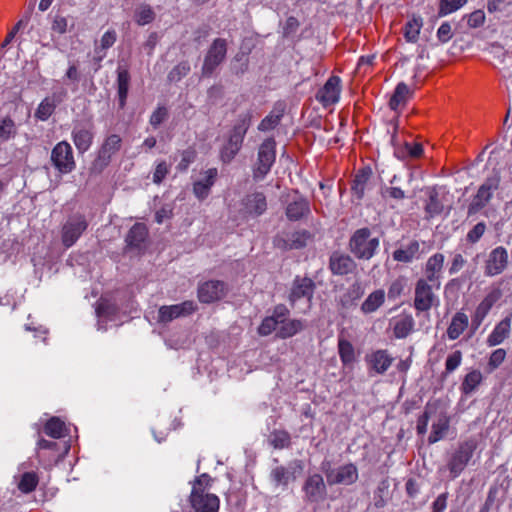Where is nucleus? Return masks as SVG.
Masks as SVG:
<instances>
[{
	"instance_id": "nucleus-1",
	"label": "nucleus",
	"mask_w": 512,
	"mask_h": 512,
	"mask_svg": "<svg viewBox=\"0 0 512 512\" xmlns=\"http://www.w3.org/2000/svg\"><path fill=\"white\" fill-rule=\"evenodd\" d=\"M379 246V239L371 237V231L368 228H360L351 236L348 248L357 258L363 260L371 259Z\"/></svg>"
},
{
	"instance_id": "nucleus-2",
	"label": "nucleus",
	"mask_w": 512,
	"mask_h": 512,
	"mask_svg": "<svg viewBox=\"0 0 512 512\" xmlns=\"http://www.w3.org/2000/svg\"><path fill=\"white\" fill-rule=\"evenodd\" d=\"M70 446L65 441L40 439L37 443V458L45 469H51L69 452Z\"/></svg>"
},
{
	"instance_id": "nucleus-3",
	"label": "nucleus",
	"mask_w": 512,
	"mask_h": 512,
	"mask_svg": "<svg viewBox=\"0 0 512 512\" xmlns=\"http://www.w3.org/2000/svg\"><path fill=\"white\" fill-rule=\"evenodd\" d=\"M441 285L418 279L414 288L413 307L417 314L428 312L432 307L437 306L439 299L437 292Z\"/></svg>"
},
{
	"instance_id": "nucleus-4",
	"label": "nucleus",
	"mask_w": 512,
	"mask_h": 512,
	"mask_svg": "<svg viewBox=\"0 0 512 512\" xmlns=\"http://www.w3.org/2000/svg\"><path fill=\"white\" fill-rule=\"evenodd\" d=\"M477 448L475 439H467L458 444L457 448L450 455L447 468L452 478L458 477L472 459Z\"/></svg>"
},
{
	"instance_id": "nucleus-5",
	"label": "nucleus",
	"mask_w": 512,
	"mask_h": 512,
	"mask_svg": "<svg viewBox=\"0 0 512 512\" xmlns=\"http://www.w3.org/2000/svg\"><path fill=\"white\" fill-rule=\"evenodd\" d=\"M228 50L227 40L216 38L209 46L201 68L203 77H211L216 69L225 61Z\"/></svg>"
},
{
	"instance_id": "nucleus-6",
	"label": "nucleus",
	"mask_w": 512,
	"mask_h": 512,
	"mask_svg": "<svg viewBox=\"0 0 512 512\" xmlns=\"http://www.w3.org/2000/svg\"><path fill=\"white\" fill-rule=\"evenodd\" d=\"M311 237L307 230L282 231L274 237L273 244L283 251L298 250L304 248Z\"/></svg>"
},
{
	"instance_id": "nucleus-7",
	"label": "nucleus",
	"mask_w": 512,
	"mask_h": 512,
	"mask_svg": "<svg viewBox=\"0 0 512 512\" xmlns=\"http://www.w3.org/2000/svg\"><path fill=\"white\" fill-rule=\"evenodd\" d=\"M275 147L276 142L274 138H268L260 145L256 167L253 172L255 179L264 178L270 171L276 159Z\"/></svg>"
},
{
	"instance_id": "nucleus-8",
	"label": "nucleus",
	"mask_w": 512,
	"mask_h": 512,
	"mask_svg": "<svg viewBox=\"0 0 512 512\" xmlns=\"http://www.w3.org/2000/svg\"><path fill=\"white\" fill-rule=\"evenodd\" d=\"M51 161L62 174L70 173L76 167L72 147L67 141L56 144L51 152Z\"/></svg>"
},
{
	"instance_id": "nucleus-9",
	"label": "nucleus",
	"mask_w": 512,
	"mask_h": 512,
	"mask_svg": "<svg viewBox=\"0 0 512 512\" xmlns=\"http://www.w3.org/2000/svg\"><path fill=\"white\" fill-rule=\"evenodd\" d=\"M88 228V222L84 215L74 214L62 227V243L66 248L71 247Z\"/></svg>"
},
{
	"instance_id": "nucleus-10",
	"label": "nucleus",
	"mask_w": 512,
	"mask_h": 512,
	"mask_svg": "<svg viewBox=\"0 0 512 512\" xmlns=\"http://www.w3.org/2000/svg\"><path fill=\"white\" fill-rule=\"evenodd\" d=\"M499 182L500 180L497 177L485 180L468 206L467 213L469 216L476 214L488 204L494 191L499 188Z\"/></svg>"
},
{
	"instance_id": "nucleus-11",
	"label": "nucleus",
	"mask_w": 512,
	"mask_h": 512,
	"mask_svg": "<svg viewBox=\"0 0 512 512\" xmlns=\"http://www.w3.org/2000/svg\"><path fill=\"white\" fill-rule=\"evenodd\" d=\"M228 292L227 284L220 280H209L199 284L197 296L201 303L210 304L221 300Z\"/></svg>"
},
{
	"instance_id": "nucleus-12",
	"label": "nucleus",
	"mask_w": 512,
	"mask_h": 512,
	"mask_svg": "<svg viewBox=\"0 0 512 512\" xmlns=\"http://www.w3.org/2000/svg\"><path fill=\"white\" fill-rule=\"evenodd\" d=\"M509 263L508 251L503 246H498L490 251L484 265V274L493 277L503 273Z\"/></svg>"
},
{
	"instance_id": "nucleus-13",
	"label": "nucleus",
	"mask_w": 512,
	"mask_h": 512,
	"mask_svg": "<svg viewBox=\"0 0 512 512\" xmlns=\"http://www.w3.org/2000/svg\"><path fill=\"white\" fill-rule=\"evenodd\" d=\"M315 289L316 285L311 278L297 275L292 282L288 296L290 305L294 307L296 302L301 298L307 299V301L310 303L313 298Z\"/></svg>"
},
{
	"instance_id": "nucleus-14",
	"label": "nucleus",
	"mask_w": 512,
	"mask_h": 512,
	"mask_svg": "<svg viewBox=\"0 0 512 512\" xmlns=\"http://www.w3.org/2000/svg\"><path fill=\"white\" fill-rule=\"evenodd\" d=\"M72 139L79 153L86 152L94 139V124L92 121L77 122L72 130Z\"/></svg>"
},
{
	"instance_id": "nucleus-15",
	"label": "nucleus",
	"mask_w": 512,
	"mask_h": 512,
	"mask_svg": "<svg viewBox=\"0 0 512 512\" xmlns=\"http://www.w3.org/2000/svg\"><path fill=\"white\" fill-rule=\"evenodd\" d=\"M197 310V305L194 301L186 300L180 304L175 305H164L159 308L158 311V322L169 323L172 320L191 315Z\"/></svg>"
},
{
	"instance_id": "nucleus-16",
	"label": "nucleus",
	"mask_w": 512,
	"mask_h": 512,
	"mask_svg": "<svg viewBox=\"0 0 512 512\" xmlns=\"http://www.w3.org/2000/svg\"><path fill=\"white\" fill-rule=\"evenodd\" d=\"M341 93V79L332 75L322 88L318 90L315 98L323 107L332 106L339 101Z\"/></svg>"
},
{
	"instance_id": "nucleus-17",
	"label": "nucleus",
	"mask_w": 512,
	"mask_h": 512,
	"mask_svg": "<svg viewBox=\"0 0 512 512\" xmlns=\"http://www.w3.org/2000/svg\"><path fill=\"white\" fill-rule=\"evenodd\" d=\"M328 267L333 275L345 276L355 273L357 264L349 255L335 251L329 257Z\"/></svg>"
},
{
	"instance_id": "nucleus-18",
	"label": "nucleus",
	"mask_w": 512,
	"mask_h": 512,
	"mask_svg": "<svg viewBox=\"0 0 512 512\" xmlns=\"http://www.w3.org/2000/svg\"><path fill=\"white\" fill-rule=\"evenodd\" d=\"M290 311L284 304H278L273 308L271 316L265 317L258 327V334L268 336L278 330L280 322L289 317Z\"/></svg>"
},
{
	"instance_id": "nucleus-19",
	"label": "nucleus",
	"mask_w": 512,
	"mask_h": 512,
	"mask_svg": "<svg viewBox=\"0 0 512 512\" xmlns=\"http://www.w3.org/2000/svg\"><path fill=\"white\" fill-rule=\"evenodd\" d=\"M303 491L307 502L317 503L324 500L327 491L323 477L317 473L310 475L304 482Z\"/></svg>"
},
{
	"instance_id": "nucleus-20",
	"label": "nucleus",
	"mask_w": 512,
	"mask_h": 512,
	"mask_svg": "<svg viewBox=\"0 0 512 512\" xmlns=\"http://www.w3.org/2000/svg\"><path fill=\"white\" fill-rule=\"evenodd\" d=\"M444 262V254L437 252L431 255L425 263L424 274L419 279L441 285Z\"/></svg>"
},
{
	"instance_id": "nucleus-21",
	"label": "nucleus",
	"mask_w": 512,
	"mask_h": 512,
	"mask_svg": "<svg viewBox=\"0 0 512 512\" xmlns=\"http://www.w3.org/2000/svg\"><path fill=\"white\" fill-rule=\"evenodd\" d=\"M191 512H218L220 500L215 494L191 493L189 496Z\"/></svg>"
},
{
	"instance_id": "nucleus-22",
	"label": "nucleus",
	"mask_w": 512,
	"mask_h": 512,
	"mask_svg": "<svg viewBox=\"0 0 512 512\" xmlns=\"http://www.w3.org/2000/svg\"><path fill=\"white\" fill-rule=\"evenodd\" d=\"M121 146L122 139L119 135L111 134L106 137L99 149L95 165L106 167L110 163L112 156L120 150Z\"/></svg>"
},
{
	"instance_id": "nucleus-23",
	"label": "nucleus",
	"mask_w": 512,
	"mask_h": 512,
	"mask_svg": "<svg viewBox=\"0 0 512 512\" xmlns=\"http://www.w3.org/2000/svg\"><path fill=\"white\" fill-rule=\"evenodd\" d=\"M326 476L330 485H352L358 480V469L353 463H348L340 466L336 471L327 473Z\"/></svg>"
},
{
	"instance_id": "nucleus-24",
	"label": "nucleus",
	"mask_w": 512,
	"mask_h": 512,
	"mask_svg": "<svg viewBox=\"0 0 512 512\" xmlns=\"http://www.w3.org/2000/svg\"><path fill=\"white\" fill-rule=\"evenodd\" d=\"M116 73H117L116 86H117L118 104H119V108L123 109L126 105L130 82H131V75L129 72L128 65L122 64L121 62H119Z\"/></svg>"
},
{
	"instance_id": "nucleus-25",
	"label": "nucleus",
	"mask_w": 512,
	"mask_h": 512,
	"mask_svg": "<svg viewBox=\"0 0 512 512\" xmlns=\"http://www.w3.org/2000/svg\"><path fill=\"white\" fill-rule=\"evenodd\" d=\"M393 357L387 350H376L366 356V362L370 371L384 374L393 363Z\"/></svg>"
},
{
	"instance_id": "nucleus-26",
	"label": "nucleus",
	"mask_w": 512,
	"mask_h": 512,
	"mask_svg": "<svg viewBox=\"0 0 512 512\" xmlns=\"http://www.w3.org/2000/svg\"><path fill=\"white\" fill-rule=\"evenodd\" d=\"M392 257L397 262L410 263L420 257V243L418 240L412 239L407 243H403L399 248L393 251Z\"/></svg>"
},
{
	"instance_id": "nucleus-27",
	"label": "nucleus",
	"mask_w": 512,
	"mask_h": 512,
	"mask_svg": "<svg viewBox=\"0 0 512 512\" xmlns=\"http://www.w3.org/2000/svg\"><path fill=\"white\" fill-rule=\"evenodd\" d=\"M242 204L245 213L254 217L262 215L267 209L266 196L261 192L246 195Z\"/></svg>"
},
{
	"instance_id": "nucleus-28",
	"label": "nucleus",
	"mask_w": 512,
	"mask_h": 512,
	"mask_svg": "<svg viewBox=\"0 0 512 512\" xmlns=\"http://www.w3.org/2000/svg\"><path fill=\"white\" fill-rule=\"evenodd\" d=\"M217 176V169L210 168L204 172V178L194 182L193 193L200 201L209 196L211 187L214 185Z\"/></svg>"
},
{
	"instance_id": "nucleus-29",
	"label": "nucleus",
	"mask_w": 512,
	"mask_h": 512,
	"mask_svg": "<svg viewBox=\"0 0 512 512\" xmlns=\"http://www.w3.org/2000/svg\"><path fill=\"white\" fill-rule=\"evenodd\" d=\"M251 119L252 115L250 113H246L239 117L230 133L228 143L233 144L235 148L236 146L240 148L242 147L244 137L251 125Z\"/></svg>"
},
{
	"instance_id": "nucleus-30",
	"label": "nucleus",
	"mask_w": 512,
	"mask_h": 512,
	"mask_svg": "<svg viewBox=\"0 0 512 512\" xmlns=\"http://www.w3.org/2000/svg\"><path fill=\"white\" fill-rule=\"evenodd\" d=\"M290 471L288 468L284 466H278L272 470V478L277 484L287 485L290 480H295V472L298 470L301 472L303 470V464L300 460H295L290 465Z\"/></svg>"
},
{
	"instance_id": "nucleus-31",
	"label": "nucleus",
	"mask_w": 512,
	"mask_h": 512,
	"mask_svg": "<svg viewBox=\"0 0 512 512\" xmlns=\"http://www.w3.org/2000/svg\"><path fill=\"white\" fill-rule=\"evenodd\" d=\"M450 427V417L445 413H441L437 420L433 422L431 426V433L428 436V444H434L440 440H442Z\"/></svg>"
},
{
	"instance_id": "nucleus-32",
	"label": "nucleus",
	"mask_w": 512,
	"mask_h": 512,
	"mask_svg": "<svg viewBox=\"0 0 512 512\" xmlns=\"http://www.w3.org/2000/svg\"><path fill=\"white\" fill-rule=\"evenodd\" d=\"M511 317L507 316L501 320L487 338L490 347L501 344L510 334Z\"/></svg>"
},
{
	"instance_id": "nucleus-33",
	"label": "nucleus",
	"mask_w": 512,
	"mask_h": 512,
	"mask_svg": "<svg viewBox=\"0 0 512 512\" xmlns=\"http://www.w3.org/2000/svg\"><path fill=\"white\" fill-rule=\"evenodd\" d=\"M415 321L411 314H401L395 318L393 333L396 338H406L413 330Z\"/></svg>"
},
{
	"instance_id": "nucleus-34",
	"label": "nucleus",
	"mask_w": 512,
	"mask_h": 512,
	"mask_svg": "<svg viewBox=\"0 0 512 512\" xmlns=\"http://www.w3.org/2000/svg\"><path fill=\"white\" fill-rule=\"evenodd\" d=\"M469 325L468 316L463 312H456L447 328V336L450 340H456L467 329Z\"/></svg>"
},
{
	"instance_id": "nucleus-35",
	"label": "nucleus",
	"mask_w": 512,
	"mask_h": 512,
	"mask_svg": "<svg viewBox=\"0 0 512 512\" xmlns=\"http://www.w3.org/2000/svg\"><path fill=\"white\" fill-rule=\"evenodd\" d=\"M372 176L370 167H364L357 171L351 185L352 193L358 198L362 199L367 187L368 181Z\"/></svg>"
},
{
	"instance_id": "nucleus-36",
	"label": "nucleus",
	"mask_w": 512,
	"mask_h": 512,
	"mask_svg": "<svg viewBox=\"0 0 512 512\" xmlns=\"http://www.w3.org/2000/svg\"><path fill=\"white\" fill-rule=\"evenodd\" d=\"M305 328V324L299 319H289L288 317L279 323L277 337L281 339L290 338Z\"/></svg>"
},
{
	"instance_id": "nucleus-37",
	"label": "nucleus",
	"mask_w": 512,
	"mask_h": 512,
	"mask_svg": "<svg viewBox=\"0 0 512 512\" xmlns=\"http://www.w3.org/2000/svg\"><path fill=\"white\" fill-rule=\"evenodd\" d=\"M285 112V105L277 103L273 110L260 122L258 129L260 131H269L274 129L281 121Z\"/></svg>"
},
{
	"instance_id": "nucleus-38",
	"label": "nucleus",
	"mask_w": 512,
	"mask_h": 512,
	"mask_svg": "<svg viewBox=\"0 0 512 512\" xmlns=\"http://www.w3.org/2000/svg\"><path fill=\"white\" fill-rule=\"evenodd\" d=\"M483 382V375L481 371L477 369H473L469 371L463 378V381L460 386V390L462 394L469 396L472 395L477 388Z\"/></svg>"
},
{
	"instance_id": "nucleus-39",
	"label": "nucleus",
	"mask_w": 512,
	"mask_h": 512,
	"mask_svg": "<svg viewBox=\"0 0 512 512\" xmlns=\"http://www.w3.org/2000/svg\"><path fill=\"white\" fill-rule=\"evenodd\" d=\"M413 91L403 82L399 83L393 95L389 100V107L397 111L401 106H404L406 102L411 98Z\"/></svg>"
},
{
	"instance_id": "nucleus-40",
	"label": "nucleus",
	"mask_w": 512,
	"mask_h": 512,
	"mask_svg": "<svg viewBox=\"0 0 512 512\" xmlns=\"http://www.w3.org/2000/svg\"><path fill=\"white\" fill-rule=\"evenodd\" d=\"M337 346L338 354L343 365L352 366L356 361V353L352 343L342 335H339Z\"/></svg>"
},
{
	"instance_id": "nucleus-41",
	"label": "nucleus",
	"mask_w": 512,
	"mask_h": 512,
	"mask_svg": "<svg viewBox=\"0 0 512 512\" xmlns=\"http://www.w3.org/2000/svg\"><path fill=\"white\" fill-rule=\"evenodd\" d=\"M147 235L148 230L145 224L136 223L129 230L126 236V242L130 247L140 248L145 242Z\"/></svg>"
},
{
	"instance_id": "nucleus-42",
	"label": "nucleus",
	"mask_w": 512,
	"mask_h": 512,
	"mask_svg": "<svg viewBox=\"0 0 512 512\" xmlns=\"http://www.w3.org/2000/svg\"><path fill=\"white\" fill-rule=\"evenodd\" d=\"M310 212V206L305 199H299L289 203L286 207V216L291 221H297Z\"/></svg>"
},
{
	"instance_id": "nucleus-43",
	"label": "nucleus",
	"mask_w": 512,
	"mask_h": 512,
	"mask_svg": "<svg viewBox=\"0 0 512 512\" xmlns=\"http://www.w3.org/2000/svg\"><path fill=\"white\" fill-rule=\"evenodd\" d=\"M428 200L426 201L424 210L426 218H432L439 215L443 211V204L439 199V194L435 188L428 190Z\"/></svg>"
},
{
	"instance_id": "nucleus-44",
	"label": "nucleus",
	"mask_w": 512,
	"mask_h": 512,
	"mask_svg": "<svg viewBox=\"0 0 512 512\" xmlns=\"http://www.w3.org/2000/svg\"><path fill=\"white\" fill-rule=\"evenodd\" d=\"M43 431L46 435L59 439L66 435L67 428L60 418L52 417L46 422Z\"/></svg>"
},
{
	"instance_id": "nucleus-45",
	"label": "nucleus",
	"mask_w": 512,
	"mask_h": 512,
	"mask_svg": "<svg viewBox=\"0 0 512 512\" xmlns=\"http://www.w3.org/2000/svg\"><path fill=\"white\" fill-rule=\"evenodd\" d=\"M59 101H56L54 97H46L38 105L35 111V118L41 121H46L55 111Z\"/></svg>"
},
{
	"instance_id": "nucleus-46",
	"label": "nucleus",
	"mask_w": 512,
	"mask_h": 512,
	"mask_svg": "<svg viewBox=\"0 0 512 512\" xmlns=\"http://www.w3.org/2000/svg\"><path fill=\"white\" fill-rule=\"evenodd\" d=\"M385 299V293L379 289L372 292L362 303L361 310L363 313H372L376 311L383 303Z\"/></svg>"
},
{
	"instance_id": "nucleus-47",
	"label": "nucleus",
	"mask_w": 512,
	"mask_h": 512,
	"mask_svg": "<svg viewBox=\"0 0 512 512\" xmlns=\"http://www.w3.org/2000/svg\"><path fill=\"white\" fill-rule=\"evenodd\" d=\"M437 403L428 402L425 405L423 413L418 417L416 424V432L419 436H424L427 432L429 419L433 413L437 410Z\"/></svg>"
},
{
	"instance_id": "nucleus-48",
	"label": "nucleus",
	"mask_w": 512,
	"mask_h": 512,
	"mask_svg": "<svg viewBox=\"0 0 512 512\" xmlns=\"http://www.w3.org/2000/svg\"><path fill=\"white\" fill-rule=\"evenodd\" d=\"M39 483V476L36 472H25L21 475L18 482V489L25 493H31L34 491Z\"/></svg>"
},
{
	"instance_id": "nucleus-49",
	"label": "nucleus",
	"mask_w": 512,
	"mask_h": 512,
	"mask_svg": "<svg viewBox=\"0 0 512 512\" xmlns=\"http://www.w3.org/2000/svg\"><path fill=\"white\" fill-rule=\"evenodd\" d=\"M17 135V126L10 116L0 118V140L8 141Z\"/></svg>"
},
{
	"instance_id": "nucleus-50",
	"label": "nucleus",
	"mask_w": 512,
	"mask_h": 512,
	"mask_svg": "<svg viewBox=\"0 0 512 512\" xmlns=\"http://www.w3.org/2000/svg\"><path fill=\"white\" fill-rule=\"evenodd\" d=\"M269 443L275 449L288 448L291 445L290 434L285 430H274L269 436Z\"/></svg>"
},
{
	"instance_id": "nucleus-51",
	"label": "nucleus",
	"mask_w": 512,
	"mask_h": 512,
	"mask_svg": "<svg viewBox=\"0 0 512 512\" xmlns=\"http://www.w3.org/2000/svg\"><path fill=\"white\" fill-rule=\"evenodd\" d=\"M502 284L503 281H498L495 283H492L489 288L487 289V293L485 297L482 299L487 305H489L491 308L502 298L503 291H502Z\"/></svg>"
},
{
	"instance_id": "nucleus-52",
	"label": "nucleus",
	"mask_w": 512,
	"mask_h": 512,
	"mask_svg": "<svg viewBox=\"0 0 512 512\" xmlns=\"http://www.w3.org/2000/svg\"><path fill=\"white\" fill-rule=\"evenodd\" d=\"M468 0H440L438 7V17H444L456 12L463 7Z\"/></svg>"
},
{
	"instance_id": "nucleus-53",
	"label": "nucleus",
	"mask_w": 512,
	"mask_h": 512,
	"mask_svg": "<svg viewBox=\"0 0 512 512\" xmlns=\"http://www.w3.org/2000/svg\"><path fill=\"white\" fill-rule=\"evenodd\" d=\"M155 19V12L150 5L144 4L139 6L135 11V21L138 25L143 26L151 23Z\"/></svg>"
},
{
	"instance_id": "nucleus-54",
	"label": "nucleus",
	"mask_w": 512,
	"mask_h": 512,
	"mask_svg": "<svg viewBox=\"0 0 512 512\" xmlns=\"http://www.w3.org/2000/svg\"><path fill=\"white\" fill-rule=\"evenodd\" d=\"M422 22L419 19H412L408 21L404 26V37L408 42H417L420 34Z\"/></svg>"
},
{
	"instance_id": "nucleus-55",
	"label": "nucleus",
	"mask_w": 512,
	"mask_h": 512,
	"mask_svg": "<svg viewBox=\"0 0 512 512\" xmlns=\"http://www.w3.org/2000/svg\"><path fill=\"white\" fill-rule=\"evenodd\" d=\"M181 160L177 164L176 169L179 172L187 171L190 164H192L197 158V151L194 147L190 146L187 149L180 152Z\"/></svg>"
},
{
	"instance_id": "nucleus-56",
	"label": "nucleus",
	"mask_w": 512,
	"mask_h": 512,
	"mask_svg": "<svg viewBox=\"0 0 512 512\" xmlns=\"http://www.w3.org/2000/svg\"><path fill=\"white\" fill-rule=\"evenodd\" d=\"M491 310V307L487 305L484 301H481L478 306L476 307L474 314L472 316L471 320V328L474 331H476L479 326L482 324L485 317L488 315L489 311Z\"/></svg>"
},
{
	"instance_id": "nucleus-57",
	"label": "nucleus",
	"mask_w": 512,
	"mask_h": 512,
	"mask_svg": "<svg viewBox=\"0 0 512 512\" xmlns=\"http://www.w3.org/2000/svg\"><path fill=\"white\" fill-rule=\"evenodd\" d=\"M191 67L188 61H181L175 65L172 70L168 73L169 82H179L183 77L188 75Z\"/></svg>"
},
{
	"instance_id": "nucleus-58",
	"label": "nucleus",
	"mask_w": 512,
	"mask_h": 512,
	"mask_svg": "<svg viewBox=\"0 0 512 512\" xmlns=\"http://www.w3.org/2000/svg\"><path fill=\"white\" fill-rule=\"evenodd\" d=\"M211 483L212 478L208 474L204 473L194 480L191 493L198 492L200 494H210L208 489L210 488Z\"/></svg>"
},
{
	"instance_id": "nucleus-59",
	"label": "nucleus",
	"mask_w": 512,
	"mask_h": 512,
	"mask_svg": "<svg viewBox=\"0 0 512 512\" xmlns=\"http://www.w3.org/2000/svg\"><path fill=\"white\" fill-rule=\"evenodd\" d=\"M117 307L109 300L101 298L96 307V314L99 317H111L117 313Z\"/></svg>"
},
{
	"instance_id": "nucleus-60",
	"label": "nucleus",
	"mask_w": 512,
	"mask_h": 512,
	"mask_svg": "<svg viewBox=\"0 0 512 512\" xmlns=\"http://www.w3.org/2000/svg\"><path fill=\"white\" fill-rule=\"evenodd\" d=\"M506 351L502 348L494 350L488 360L487 371L493 372L497 369L505 360Z\"/></svg>"
},
{
	"instance_id": "nucleus-61",
	"label": "nucleus",
	"mask_w": 512,
	"mask_h": 512,
	"mask_svg": "<svg viewBox=\"0 0 512 512\" xmlns=\"http://www.w3.org/2000/svg\"><path fill=\"white\" fill-rule=\"evenodd\" d=\"M462 362V352L460 350H456L448 355L445 362V372L444 375L450 374L455 371Z\"/></svg>"
},
{
	"instance_id": "nucleus-62",
	"label": "nucleus",
	"mask_w": 512,
	"mask_h": 512,
	"mask_svg": "<svg viewBox=\"0 0 512 512\" xmlns=\"http://www.w3.org/2000/svg\"><path fill=\"white\" fill-rule=\"evenodd\" d=\"M486 231V224L484 222L477 223L466 235V240L470 244L477 243Z\"/></svg>"
},
{
	"instance_id": "nucleus-63",
	"label": "nucleus",
	"mask_w": 512,
	"mask_h": 512,
	"mask_svg": "<svg viewBox=\"0 0 512 512\" xmlns=\"http://www.w3.org/2000/svg\"><path fill=\"white\" fill-rule=\"evenodd\" d=\"M117 40V34L115 30H108L101 37L99 46H96L95 49L106 52L107 49L112 47Z\"/></svg>"
},
{
	"instance_id": "nucleus-64",
	"label": "nucleus",
	"mask_w": 512,
	"mask_h": 512,
	"mask_svg": "<svg viewBox=\"0 0 512 512\" xmlns=\"http://www.w3.org/2000/svg\"><path fill=\"white\" fill-rule=\"evenodd\" d=\"M168 118V109L165 106H159L150 116L149 123L158 128Z\"/></svg>"
}]
</instances>
